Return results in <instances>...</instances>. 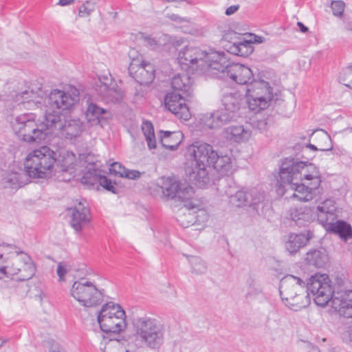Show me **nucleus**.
I'll return each mask as SVG.
<instances>
[{
    "label": "nucleus",
    "instance_id": "f257e3e1",
    "mask_svg": "<svg viewBox=\"0 0 352 352\" xmlns=\"http://www.w3.org/2000/svg\"><path fill=\"white\" fill-rule=\"evenodd\" d=\"M41 89L36 91L31 89L16 96V101L24 109L41 108L44 111L42 120L36 119L35 114L25 113L13 117L10 121L12 129L17 138L28 144L41 143L53 135L54 118L52 113L56 110L68 111L79 102V91L73 87L66 89H53L45 97Z\"/></svg>",
    "mask_w": 352,
    "mask_h": 352
},
{
    "label": "nucleus",
    "instance_id": "f03ea898",
    "mask_svg": "<svg viewBox=\"0 0 352 352\" xmlns=\"http://www.w3.org/2000/svg\"><path fill=\"white\" fill-rule=\"evenodd\" d=\"M133 335L126 340L124 337H104L101 345L103 352H138L144 347L158 349L164 341V327L153 317L144 316L133 322Z\"/></svg>",
    "mask_w": 352,
    "mask_h": 352
},
{
    "label": "nucleus",
    "instance_id": "7ed1b4c3",
    "mask_svg": "<svg viewBox=\"0 0 352 352\" xmlns=\"http://www.w3.org/2000/svg\"><path fill=\"white\" fill-rule=\"evenodd\" d=\"M280 185L289 197L300 201L313 199L322 179L318 168L307 162L284 163L279 172Z\"/></svg>",
    "mask_w": 352,
    "mask_h": 352
},
{
    "label": "nucleus",
    "instance_id": "20e7f679",
    "mask_svg": "<svg viewBox=\"0 0 352 352\" xmlns=\"http://www.w3.org/2000/svg\"><path fill=\"white\" fill-rule=\"evenodd\" d=\"M216 152L211 145L205 142H195L187 148L185 172L189 179L199 188L209 182L207 168L214 162Z\"/></svg>",
    "mask_w": 352,
    "mask_h": 352
},
{
    "label": "nucleus",
    "instance_id": "39448f33",
    "mask_svg": "<svg viewBox=\"0 0 352 352\" xmlns=\"http://www.w3.org/2000/svg\"><path fill=\"white\" fill-rule=\"evenodd\" d=\"M35 271L34 264L26 253L14 251L5 256L0 254V279L6 276L24 281L30 279Z\"/></svg>",
    "mask_w": 352,
    "mask_h": 352
},
{
    "label": "nucleus",
    "instance_id": "423d86ee",
    "mask_svg": "<svg viewBox=\"0 0 352 352\" xmlns=\"http://www.w3.org/2000/svg\"><path fill=\"white\" fill-rule=\"evenodd\" d=\"M214 62L211 76L222 79L230 78L240 85H248L254 77L252 69L242 64L230 63L224 54L212 53L210 56Z\"/></svg>",
    "mask_w": 352,
    "mask_h": 352
},
{
    "label": "nucleus",
    "instance_id": "0eeeda50",
    "mask_svg": "<svg viewBox=\"0 0 352 352\" xmlns=\"http://www.w3.org/2000/svg\"><path fill=\"white\" fill-rule=\"evenodd\" d=\"M56 153L47 146L31 151L24 162L25 168L32 178H47L55 170Z\"/></svg>",
    "mask_w": 352,
    "mask_h": 352
},
{
    "label": "nucleus",
    "instance_id": "6e6552de",
    "mask_svg": "<svg viewBox=\"0 0 352 352\" xmlns=\"http://www.w3.org/2000/svg\"><path fill=\"white\" fill-rule=\"evenodd\" d=\"M280 295L290 309L298 311L310 303L306 284L300 278L287 275L280 281Z\"/></svg>",
    "mask_w": 352,
    "mask_h": 352
},
{
    "label": "nucleus",
    "instance_id": "1a4fd4ad",
    "mask_svg": "<svg viewBox=\"0 0 352 352\" xmlns=\"http://www.w3.org/2000/svg\"><path fill=\"white\" fill-rule=\"evenodd\" d=\"M126 318L124 309L114 302L104 304L97 314L100 328L107 333L117 335L123 332L127 325Z\"/></svg>",
    "mask_w": 352,
    "mask_h": 352
},
{
    "label": "nucleus",
    "instance_id": "9d476101",
    "mask_svg": "<svg viewBox=\"0 0 352 352\" xmlns=\"http://www.w3.org/2000/svg\"><path fill=\"white\" fill-rule=\"evenodd\" d=\"M218 52H206L199 47L186 46L178 53L177 61L182 69L197 71L200 69L211 76L214 62L210 56Z\"/></svg>",
    "mask_w": 352,
    "mask_h": 352
},
{
    "label": "nucleus",
    "instance_id": "9b49d317",
    "mask_svg": "<svg viewBox=\"0 0 352 352\" xmlns=\"http://www.w3.org/2000/svg\"><path fill=\"white\" fill-rule=\"evenodd\" d=\"M245 99L251 111L259 112L270 106L273 99V89L265 80H254L246 87Z\"/></svg>",
    "mask_w": 352,
    "mask_h": 352
},
{
    "label": "nucleus",
    "instance_id": "f8f14e48",
    "mask_svg": "<svg viewBox=\"0 0 352 352\" xmlns=\"http://www.w3.org/2000/svg\"><path fill=\"white\" fill-rule=\"evenodd\" d=\"M69 295L79 305L85 308L96 307L103 300L102 292L94 283L86 278L74 281L69 289Z\"/></svg>",
    "mask_w": 352,
    "mask_h": 352
},
{
    "label": "nucleus",
    "instance_id": "ddd939ff",
    "mask_svg": "<svg viewBox=\"0 0 352 352\" xmlns=\"http://www.w3.org/2000/svg\"><path fill=\"white\" fill-rule=\"evenodd\" d=\"M313 294L316 305L324 307L333 298L334 289L329 276L326 274H316L311 276L307 283V291Z\"/></svg>",
    "mask_w": 352,
    "mask_h": 352
},
{
    "label": "nucleus",
    "instance_id": "4468645a",
    "mask_svg": "<svg viewBox=\"0 0 352 352\" xmlns=\"http://www.w3.org/2000/svg\"><path fill=\"white\" fill-rule=\"evenodd\" d=\"M62 111L56 110L52 113V118L56 122L53 126V135L60 134L67 140H75L84 131V124L79 119H63L60 115Z\"/></svg>",
    "mask_w": 352,
    "mask_h": 352
},
{
    "label": "nucleus",
    "instance_id": "2eb2a0df",
    "mask_svg": "<svg viewBox=\"0 0 352 352\" xmlns=\"http://www.w3.org/2000/svg\"><path fill=\"white\" fill-rule=\"evenodd\" d=\"M30 178L32 177L26 168L15 167L4 173L1 182L5 188L18 189L28 184Z\"/></svg>",
    "mask_w": 352,
    "mask_h": 352
},
{
    "label": "nucleus",
    "instance_id": "dca6fc26",
    "mask_svg": "<svg viewBox=\"0 0 352 352\" xmlns=\"http://www.w3.org/2000/svg\"><path fill=\"white\" fill-rule=\"evenodd\" d=\"M165 107L179 119L188 120L190 118V110L180 94H168L165 98Z\"/></svg>",
    "mask_w": 352,
    "mask_h": 352
},
{
    "label": "nucleus",
    "instance_id": "f3484780",
    "mask_svg": "<svg viewBox=\"0 0 352 352\" xmlns=\"http://www.w3.org/2000/svg\"><path fill=\"white\" fill-rule=\"evenodd\" d=\"M129 72L133 78L141 85L151 83L155 76L153 65L145 60L138 65L133 63L132 65H129Z\"/></svg>",
    "mask_w": 352,
    "mask_h": 352
},
{
    "label": "nucleus",
    "instance_id": "a211bd4d",
    "mask_svg": "<svg viewBox=\"0 0 352 352\" xmlns=\"http://www.w3.org/2000/svg\"><path fill=\"white\" fill-rule=\"evenodd\" d=\"M160 188L164 197L171 199L177 197L182 201L187 198L185 197L186 192L188 194L190 197L191 192H192V188H186L182 190L179 188L178 182L170 178L162 179Z\"/></svg>",
    "mask_w": 352,
    "mask_h": 352
},
{
    "label": "nucleus",
    "instance_id": "6ab92c4d",
    "mask_svg": "<svg viewBox=\"0 0 352 352\" xmlns=\"http://www.w3.org/2000/svg\"><path fill=\"white\" fill-rule=\"evenodd\" d=\"M263 195L256 190H239L230 197V202L236 207L254 206L263 200Z\"/></svg>",
    "mask_w": 352,
    "mask_h": 352
},
{
    "label": "nucleus",
    "instance_id": "aec40b11",
    "mask_svg": "<svg viewBox=\"0 0 352 352\" xmlns=\"http://www.w3.org/2000/svg\"><path fill=\"white\" fill-rule=\"evenodd\" d=\"M71 226L76 231L82 230L89 221V210L82 202H78L69 210Z\"/></svg>",
    "mask_w": 352,
    "mask_h": 352
},
{
    "label": "nucleus",
    "instance_id": "412c9836",
    "mask_svg": "<svg viewBox=\"0 0 352 352\" xmlns=\"http://www.w3.org/2000/svg\"><path fill=\"white\" fill-rule=\"evenodd\" d=\"M222 107L219 109L221 113L231 121L241 105V96L238 93H228L221 99Z\"/></svg>",
    "mask_w": 352,
    "mask_h": 352
},
{
    "label": "nucleus",
    "instance_id": "4be33fe9",
    "mask_svg": "<svg viewBox=\"0 0 352 352\" xmlns=\"http://www.w3.org/2000/svg\"><path fill=\"white\" fill-rule=\"evenodd\" d=\"M224 138L235 143H245L252 137V130L243 125H232L226 128L223 131Z\"/></svg>",
    "mask_w": 352,
    "mask_h": 352
},
{
    "label": "nucleus",
    "instance_id": "5701e85b",
    "mask_svg": "<svg viewBox=\"0 0 352 352\" xmlns=\"http://www.w3.org/2000/svg\"><path fill=\"white\" fill-rule=\"evenodd\" d=\"M183 202L184 205L179 209L177 219L182 226L188 228L195 223V215L193 213V210L197 208V204L192 201V199L190 196Z\"/></svg>",
    "mask_w": 352,
    "mask_h": 352
},
{
    "label": "nucleus",
    "instance_id": "b1692460",
    "mask_svg": "<svg viewBox=\"0 0 352 352\" xmlns=\"http://www.w3.org/2000/svg\"><path fill=\"white\" fill-rule=\"evenodd\" d=\"M331 306L340 316L352 318V291L334 296Z\"/></svg>",
    "mask_w": 352,
    "mask_h": 352
},
{
    "label": "nucleus",
    "instance_id": "393cba45",
    "mask_svg": "<svg viewBox=\"0 0 352 352\" xmlns=\"http://www.w3.org/2000/svg\"><path fill=\"white\" fill-rule=\"evenodd\" d=\"M336 209L335 202L331 199H326L320 203L316 209V214L319 222L324 226L329 224L330 221L335 219Z\"/></svg>",
    "mask_w": 352,
    "mask_h": 352
},
{
    "label": "nucleus",
    "instance_id": "a878e982",
    "mask_svg": "<svg viewBox=\"0 0 352 352\" xmlns=\"http://www.w3.org/2000/svg\"><path fill=\"white\" fill-rule=\"evenodd\" d=\"M227 118L218 109L203 115L199 119V124L207 129H217L230 122Z\"/></svg>",
    "mask_w": 352,
    "mask_h": 352
},
{
    "label": "nucleus",
    "instance_id": "bb28decb",
    "mask_svg": "<svg viewBox=\"0 0 352 352\" xmlns=\"http://www.w3.org/2000/svg\"><path fill=\"white\" fill-rule=\"evenodd\" d=\"M311 237L309 232L305 234L291 233L286 236L285 248L290 254H296L301 248L306 245L309 239Z\"/></svg>",
    "mask_w": 352,
    "mask_h": 352
},
{
    "label": "nucleus",
    "instance_id": "cd10ccee",
    "mask_svg": "<svg viewBox=\"0 0 352 352\" xmlns=\"http://www.w3.org/2000/svg\"><path fill=\"white\" fill-rule=\"evenodd\" d=\"M313 210L308 207L293 208L289 211V218L298 226H305L313 220Z\"/></svg>",
    "mask_w": 352,
    "mask_h": 352
},
{
    "label": "nucleus",
    "instance_id": "c85d7f7f",
    "mask_svg": "<svg viewBox=\"0 0 352 352\" xmlns=\"http://www.w3.org/2000/svg\"><path fill=\"white\" fill-rule=\"evenodd\" d=\"M100 92L107 102H119L123 98V93L116 84L111 82H102L100 87Z\"/></svg>",
    "mask_w": 352,
    "mask_h": 352
},
{
    "label": "nucleus",
    "instance_id": "c756f323",
    "mask_svg": "<svg viewBox=\"0 0 352 352\" xmlns=\"http://www.w3.org/2000/svg\"><path fill=\"white\" fill-rule=\"evenodd\" d=\"M107 111L94 103H89L85 111V118L88 123L91 126L98 125L102 119L106 118Z\"/></svg>",
    "mask_w": 352,
    "mask_h": 352
},
{
    "label": "nucleus",
    "instance_id": "7c9ffc66",
    "mask_svg": "<svg viewBox=\"0 0 352 352\" xmlns=\"http://www.w3.org/2000/svg\"><path fill=\"white\" fill-rule=\"evenodd\" d=\"M325 226L327 227L328 230L338 234L340 237L344 241L352 237L351 227L346 222L341 221H337L336 222L330 221L329 224H327Z\"/></svg>",
    "mask_w": 352,
    "mask_h": 352
},
{
    "label": "nucleus",
    "instance_id": "2f4dec72",
    "mask_svg": "<svg viewBox=\"0 0 352 352\" xmlns=\"http://www.w3.org/2000/svg\"><path fill=\"white\" fill-rule=\"evenodd\" d=\"M171 87L173 89L179 91L188 92L192 87V80L186 73L178 74L171 79Z\"/></svg>",
    "mask_w": 352,
    "mask_h": 352
},
{
    "label": "nucleus",
    "instance_id": "473e14b6",
    "mask_svg": "<svg viewBox=\"0 0 352 352\" xmlns=\"http://www.w3.org/2000/svg\"><path fill=\"white\" fill-rule=\"evenodd\" d=\"M164 135L161 137L162 145L170 150H175L182 142L183 135L179 131H162Z\"/></svg>",
    "mask_w": 352,
    "mask_h": 352
},
{
    "label": "nucleus",
    "instance_id": "72a5a7b5",
    "mask_svg": "<svg viewBox=\"0 0 352 352\" xmlns=\"http://www.w3.org/2000/svg\"><path fill=\"white\" fill-rule=\"evenodd\" d=\"M254 50L251 40L243 39L232 43L229 47V52L240 56H248Z\"/></svg>",
    "mask_w": 352,
    "mask_h": 352
},
{
    "label": "nucleus",
    "instance_id": "f704fd0d",
    "mask_svg": "<svg viewBox=\"0 0 352 352\" xmlns=\"http://www.w3.org/2000/svg\"><path fill=\"white\" fill-rule=\"evenodd\" d=\"M313 140L318 146L319 151H330L333 148L329 135L324 130H319L311 134Z\"/></svg>",
    "mask_w": 352,
    "mask_h": 352
},
{
    "label": "nucleus",
    "instance_id": "c9c22d12",
    "mask_svg": "<svg viewBox=\"0 0 352 352\" xmlns=\"http://www.w3.org/2000/svg\"><path fill=\"white\" fill-rule=\"evenodd\" d=\"M307 262L317 267H324L328 261V255L324 250H313L307 253Z\"/></svg>",
    "mask_w": 352,
    "mask_h": 352
},
{
    "label": "nucleus",
    "instance_id": "e433bc0d",
    "mask_svg": "<svg viewBox=\"0 0 352 352\" xmlns=\"http://www.w3.org/2000/svg\"><path fill=\"white\" fill-rule=\"evenodd\" d=\"M109 171L116 175L126 177L131 179H135L140 177V173L135 170H129L122 166L120 163L114 162L111 164Z\"/></svg>",
    "mask_w": 352,
    "mask_h": 352
},
{
    "label": "nucleus",
    "instance_id": "4c0bfd02",
    "mask_svg": "<svg viewBox=\"0 0 352 352\" xmlns=\"http://www.w3.org/2000/svg\"><path fill=\"white\" fill-rule=\"evenodd\" d=\"M211 165L217 171L227 173L232 168L231 158L228 155H222L216 152L214 162Z\"/></svg>",
    "mask_w": 352,
    "mask_h": 352
},
{
    "label": "nucleus",
    "instance_id": "58836bf2",
    "mask_svg": "<svg viewBox=\"0 0 352 352\" xmlns=\"http://www.w3.org/2000/svg\"><path fill=\"white\" fill-rule=\"evenodd\" d=\"M79 163V160L72 152L65 151L61 155L60 165L63 170L72 171L76 168Z\"/></svg>",
    "mask_w": 352,
    "mask_h": 352
},
{
    "label": "nucleus",
    "instance_id": "ea45409f",
    "mask_svg": "<svg viewBox=\"0 0 352 352\" xmlns=\"http://www.w3.org/2000/svg\"><path fill=\"white\" fill-rule=\"evenodd\" d=\"M142 131L145 137L149 149L156 148V139L152 123L149 121H144L142 124Z\"/></svg>",
    "mask_w": 352,
    "mask_h": 352
},
{
    "label": "nucleus",
    "instance_id": "a19ab883",
    "mask_svg": "<svg viewBox=\"0 0 352 352\" xmlns=\"http://www.w3.org/2000/svg\"><path fill=\"white\" fill-rule=\"evenodd\" d=\"M101 175L98 170L94 168V165H91L88 170L83 174L81 178V182L83 184L93 186L98 183Z\"/></svg>",
    "mask_w": 352,
    "mask_h": 352
},
{
    "label": "nucleus",
    "instance_id": "79ce46f5",
    "mask_svg": "<svg viewBox=\"0 0 352 352\" xmlns=\"http://www.w3.org/2000/svg\"><path fill=\"white\" fill-rule=\"evenodd\" d=\"M97 4L96 0H87L84 2L78 8V16L81 18H88L96 10Z\"/></svg>",
    "mask_w": 352,
    "mask_h": 352
},
{
    "label": "nucleus",
    "instance_id": "37998d69",
    "mask_svg": "<svg viewBox=\"0 0 352 352\" xmlns=\"http://www.w3.org/2000/svg\"><path fill=\"white\" fill-rule=\"evenodd\" d=\"M189 262L193 273L196 274H202L206 272L207 265L201 258L193 256H190Z\"/></svg>",
    "mask_w": 352,
    "mask_h": 352
},
{
    "label": "nucleus",
    "instance_id": "c03bdc74",
    "mask_svg": "<svg viewBox=\"0 0 352 352\" xmlns=\"http://www.w3.org/2000/svg\"><path fill=\"white\" fill-rule=\"evenodd\" d=\"M192 201L197 204V208L193 210V213L195 215V223L201 224L206 222L208 219L207 212L202 208H199V203L198 200L192 199Z\"/></svg>",
    "mask_w": 352,
    "mask_h": 352
},
{
    "label": "nucleus",
    "instance_id": "a18cd8bd",
    "mask_svg": "<svg viewBox=\"0 0 352 352\" xmlns=\"http://www.w3.org/2000/svg\"><path fill=\"white\" fill-rule=\"evenodd\" d=\"M331 7L333 14L336 16L341 17L345 8V3L342 0H333L331 1Z\"/></svg>",
    "mask_w": 352,
    "mask_h": 352
},
{
    "label": "nucleus",
    "instance_id": "49530a36",
    "mask_svg": "<svg viewBox=\"0 0 352 352\" xmlns=\"http://www.w3.org/2000/svg\"><path fill=\"white\" fill-rule=\"evenodd\" d=\"M128 57L130 60L129 65H132L133 63L138 65L144 60L142 55L134 48H131L129 50Z\"/></svg>",
    "mask_w": 352,
    "mask_h": 352
},
{
    "label": "nucleus",
    "instance_id": "de8ad7c7",
    "mask_svg": "<svg viewBox=\"0 0 352 352\" xmlns=\"http://www.w3.org/2000/svg\"><path fill=\"white\" fill-rule=\"evenodd\" d=\"M340 81L345 86L352 89V68L346 69L339 77Z\"/></svg>",
    "mask_w": 352,
    "mask_h": 352
},
{
    "label": "nucleus",
    "instance_id": "09e8293b",
    "mask_svg": "<svg viewBox=\"0 0 352 352\" xmlns=\"http://www.w3.org/2000/svg\"><path fill=\"white\" fill-rule=\"evenodd\" d=\"M70 267L64 263H59L57 266L56 274L60 282L65 281V275L69 272Z\"/></svg>",
    "mask_w": 352,
    "mask_h": 352
},
{
    "label": "nucleus",
    "instance_id": "8fccbe9b",
    "mask_svg": "<svg viewBox=\"0 0 352 352\" xmlns=\"http://www.w3.org/2000/svg\"><path fill=\"white\" fill-rule=\"evenodd\" d=\"M98 183H99V184L104 189L110 192H115L116 188L113 183L111 180L108 179L105 176L101 175Z\"/></svg>",
    "mask_w": 352,
    "mask_h": 352
},
{
    "label": "nucleus",
    "instance_id": "3c124183",
    "mask_svg": "<svg viewBox=\"0 0 352 352\" xmlns=\"http://www.w3.org/2000/svg\"><path fill=\"white\" fill-rule=\"evenodd\" d=\"M170 39V35L164 34L160 36L157 38V45L160 46V48L162 47H169Z\"/></svg>",
    "mask_w": 352,
    "mask_h": 352
},
{
    "label": "nucleus",
    "instance_id": "603ef678",
    "mask_svg": "<svg viewBox=\"0 0 352 352\" xmlns=\"http://www.w3.org/2000/svg\"><path fill=\"white\" fill-rule=\"evenodd\" d=\"M184 43V39L180 36H170V47H177L181 46Z\"/></svg>",
    "mask_w": 352,
    "mask_h": 352
},
{
    "label": "nucleus",
    "instance_id": "864d4df0",
    "mask_svg": "<svg viewBox=\"0 0 352 352\" xmlns=\"http://www.w3.org/2000/svg\"><path fill=\"white\" fill-rule=\"evenodd\" d=\"M166 17L170 20L177 22V23H183V22H189L190 19L186 17H182L176 14H167Z\"/></svg>",
    "mask_w": 352,
    "mask_h": 352
},
{
    "label": "nucleus",
    "instance_id": "5fc2aeb1",
    "mask_svg": "<svg viewBox=\"0 0 352 352\" xmlns=\"http://www.w3.org/2000/svg\"><path fill=\"white\" fill-rule=\"evenodd\" d=\"M46 294L41 289H36V293L34 294V298L36 300H38L41 304H42L45 300L46 299Z\"/></svg>",
    "mask_w": 352,
    "mask_h": 352
},
{
    "label": "nucleus",
    "instance_id": "6e6d98bb",
    "mask_svg": "<svg viewBox=\"0 0 352 352\" xmlns=\"http://www.w3.org/2000/svg\"><path fill=\"white\" fill-rule=\"evenodd\" d=\"M284 334L283 329L282 328H278L276 329H272L270 331V336L273 340L281 338Z\"/></svg>",
    "mask_w": 352,
    "mask_h": 352
},
{
    "label": "nucleus",
    "instance_id": "4d7b16f0",
    "mask_svg": "<svg viewBox=\"0 0 352 352\" xmlns=\"http://www.w3.org/2000/svg\"><path fill=\"white\" fill-rule=\"evenodd\" d=\"M189 33L193 36H201L204 35V32L202 28H193L190 32Z\"/></svg>",
    "mask_w": 352,
    "mask_h": 352
},
{
    "label": "nucleus",
    "instance_id": "13d9d810",
    "mask_svg": "<svg viewBox=\"0 0 352 352\" xmlns=\"http://www.w3.org/2000/svg\"><path fill=\"white\" fill-rule=\"evenodd\" d=\"M239 6L238 5L231 6L226 9L225 14L227 16H230L234 14L239 10Z\"/></svg>",
    "mask_w": 352,
    "mask_h": 352
},
{
    "label": "nucleus",
    "instance_id": "bf43d9fd",
    "mask_svg": "<svg viewBox=\"0 0 352 352\" xmlns=\"http://www.w3.org/2000/svg\"><path fill=\"white\" fill-rule=\"evenodd\" d=\"M250 38L248 40H251V45L253 43H261L263 42V38L261 36H258L256 35L251 34L250 35Z\"/></svg>",
    "mask_w": 352,
    "mask_h": 352
},
{
    "label": "nucleus",
    "instance_id": "052dcab7",
    "mask_svg": "<svg viewBox=\"0 0 352 352\" xmlns=\"http://www.w3.org/2000/svg\"><path fill=\"white\" fill-rule=\"evenodd\" d=\"M148 45L153 50H159L160 46L157 45V38H148Z\"/></svg>",
    "mask_w": 352,
    "mask_h": 352
},
{
    "label": "nucleus",
    "instance_id": "680f3d73",
    "mask_svg": "<svg viewBox=\"0 0 352 352\" xmlns=\"http://www.w3.org/2000/svg\"><path fill=\"white\" fill-rule=\"evenodd\" d=\"M50 352H60V347L58 344L53 343L50 347H49Z\"/></svg>",
    "mask_w": 352,
    "mask_h": 352
},
{
    "label": "nucleus",
    "instance_id": "e2e57ef3",
    "mask_svg": "<svg viewBox=\"0 0 352 352\" xmlns=\"http://www.w3.org/2000/svg\"><path fill=\"white\" fill-rule=\"evenodd\" d=\"M76 0H59L58 4L61 6H66L75 2Z\"/></svg>",
    "mask_w": 352,
    "mask_h": 352
},
{
    "label": "nucleus",
    "instance_id": "0e129e2a",
    "mask_svg": "<svg viewBox=\"0 0 352 352\" xmlns=\"http://www.w3.org/2000/svg\"><path fill=\"white\" fill-rule=\"evenodd\" d=\"M297 25L299 27L300 31L303 33H305L308 31V28L304 25V24L301 22H298Z\"/></svg>",
    "mask_w": 352,
    "mask_h": 352
},
{
    "label": "nucleus",
    "instance_id": "69168bd1",
    "mask_svg": "<svg viewBox=\"0 0 352 352\" xmlns=\"http://www.w3.org/2000/svg\"><path fill=\"white\" fill-rule=\"evenodd\" d=\"M345 336L348 337L349 339L352 342V327H349L348 330L345 333Z\"/></svg>",
    "mask_w": 352,
    "mask_h": 352
},
{
    "label": "nucleus",
    "instance_id": "338daca9",
    "mask_svg": "<svg viewBox=\"0 0 352 352\" xmlns=\"http://www.w3.org/2000/svg\"><path fill=\"white\" fill-rule=\"evenodd\" d=\"M307 148H311V150L316 151H319L318 150V145H314V144H308L307 146H306Z\"/></svg>",
    "mask_w": 352,
    "mask_h": 352
},
{
    "label": "nucleus",
    "instance_id": "774afa93",
    "mask_svg": "<svg viewBox=\"0 0 352 352\" xmlns=\"http://www.w3.org/2000/svg\"><path fill=\"white\" fill-rule=\"evenodd\" d=\"M250 286H252V287H254L255 286V283L254 282V280H252L251 281V283L250 284Z\"/></svg>",
    "mask_w": 352,
    "mask_h": 352
}]
</instances>
